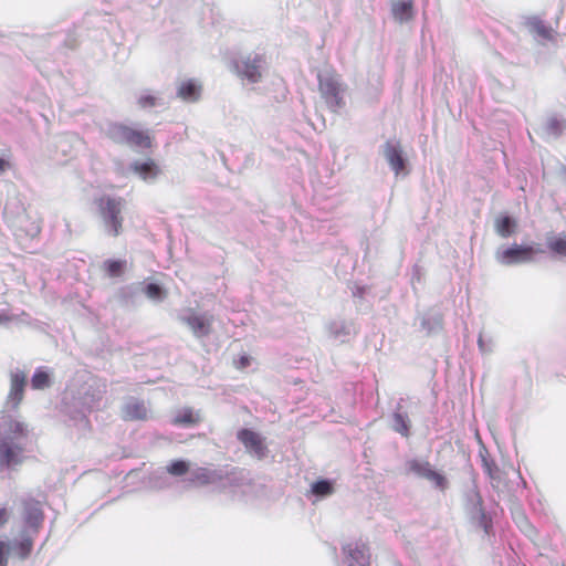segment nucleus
I'll use <instances>...</instances> for the list:
<instances>
[{
	"label": "nucleus",
	"mask_w": 566,
	"mask_h": 566,
	"mask_svg": "<svg viewBox=\"0 0 566 566\" xmlns=\"http://www.w3.org/2000/svg\"><path fill=\"white\" fill-rule=\"evenodd\" d=\"M51 373L45 367L36 368L31 378V387L35 390H42L51 387Z\"/></svg>",
	"instance_id": "nucleus-27"
},
{
	"label": "nucleus",
	"mask_w": 566,
	"mask_h": 566,
	"mask_svg": "<svg viewBox=\"0 0 566 566\" xmlns=\"http://www.w3.org/2000/svg\"><path fill=\"white\" fill-rule=\"evenodd\" d=\"M407 473L424 479L433 484L434 488L444 491L448 488V480L443 474L436 471L429 461L421 459H410L406 462Z\"/></svg>",
	"instance_id": "nucleus-10"
},
{
	"label": "nucleus",
	"mask_w": 566,
	"mask_h": 566,
	"mask_svg": "<svg viewBox=\"0 0 566 566\" xmlns=\"http://www.w3.org/2000/svg\"><path fill=\"white\" fill-rule=\"evenodd\" d=\"M32 539L28 537H23L21 541L11 542V552H15L18 556L22 559L27 558L32 551Z\"/></svg>",
	"instance_id": "nucleus-28"
},
{
	"label": "nucleus",
	"mask_w": 566,
	"mask_h": 566,
	"mask_svg": "<svg viewBox=\"0 0 566 566\" xmlns=\"http://www.w3.org/2000/svg\"><path fill=\"white\" fill-rule=\"evenodd\" d=\"M10 164L8 160L0 158V174L4 172L9 168Z\"/></svg>",
	"instance_id": "nucleus-40"
},
{
	"label": "nucleus",
	"mask_w": 566,
	"mask_h": 566,
	"mask_svg": "<svg viewBox=\"0 0 566 566\" xmlns=\"http://www.w3.org/2000/svg\"><path fill=\"white\" fill-rule=\"evenodd\" d=\"M201 86L193 80L181 82L177 95L186 102H196L200 98Z\"/></svg>",
	"instance_id": "nucleus-25"
},
{
	"label": "nucleus",
	"mask_w": 566,
	"mask_h": 566,
	"mask_svg": "<svg viewBox=\"0 0 566 566\" xmlns=\"http://www.w3.org/2000/svg\"><path fill=\"white\" fill-rule=\"evenodd\" d=\"M237 438L244 446L250 455L258 460L266 458L269 449L265 443V438L260 433L251 429H241L238 431Z\"/></svg>",
	"instance_id": "nucleus-12"
},
{
	"label": "nucleus",
	"mask_w": 566,
	"mask_h": 566,
	"mask_svg": "<svg viewBox=\"0 0 566 566\" xmlns=\"http://www.w3.org/2000/svg\"><path fill=\"white\" fill-rule=\"evenodd\" d=\"M483 463H484V468H485V471L488 472V474L494 479L495 478V473L497 472V469L494 467H492L486 460H483Z\"/></svg>",
	"instance_id": "nucleus-38"
},
{
	"label": "nucleus",
	"mask_w": 566,
	"mask_h": 566,
	"mask_svg": "<svg viewBox=\"0 0 566 566\" xmlns=\"http://www.w3.org/2000/svg\"><path fill=\"white\" fill-rule=\"evenodd\" d=\"M410 419L407 412L398 408L391 417V429L402 437H408L410 433Z\"/></svg>",
	"instance_id": "nucleus-26"
},
{
	"label": "nucleus",
	"mask_w": 566,
	"mask_h": 566,
	"mask_svg": "<svg viewBox=\"0 0 566 566\" xmlns=\"http://www.w3.org/2000/svg\"><path fill=\"white\" fill-rule=\"evenodd\" d=\"M478 346L482 354H490L493 350V340L491 338L485 339V337L480 334L478 338Z\"/></svg>",
	"instance_id": "nucleus-37"
},
{
	"label": "nucleus",
	"mask_w": 566,
	"mask_h": 566,
	"mask_svg": "<svg viewBox=\"0 0 566 566\" xmlns=\"http://www.w3.org/2000/svg\"><path fill=\"white\" fill-rule=\"evenodd\" d=\"M537 252H541V250L533 245L513 243L507 248H499L495 251L494 258L497 263L512 266L533 262Z\"/></svg>",
	"instance_id": "nucleus-9"
},
{
	"label": "nucleus",
	"mask_w": 566,
	"mask_h": 566,
	"mask_svg": "<svg viewBox=\"0 0 566 566\" xmlns=\"http://www.w3.org/2000/svg\"><path fill=\"white\" fill-rule=\"evenodd\" d=\"M390 11L395 21L400 24L411 21L416 14L412 0H392Z\"/></svg>",
	"instance_id": "nucleus-18"
},
{
	"label": "nucleus",
	"mask_w": 566,
	"mask_h": 566,
	"mask_svg": "<svg viewBox=\"0 0 566 566\" xmlns=\"http://www.w3.org/2000/svg\"><path fill=\"white\" fill-rule=\"evenodd\" d=\"M25 385L27 376L23 371L17 370L11 373V387L8 399L12 402L13 407H17L21 402Z\"/></svg>",
	"instance_id": "nucleus-20"
},
{
	"label": "nucleus",
	"mask_w": 566,
	"mask_h": 566,
	"mask_svg": "<svg viewBox=\"0 0 566 566\" xmlns=\"http://www.w3.org/2000/svg\"><path fill=\"white\" fill-rule=\"evenodd\" d=\"M201 421L200 411L184 407L175 411L172 424L184 428H192Z\"/></svg>",
	"instance_id": "nucleus-19"
},
{
	"label": "nucleus",
	"mask_w": 566,
	"mask_h": 566,
	"mask_svg": "<svg viewBox=\"0 0 566 566\" xmlns=\"http://www.w3.org/2000/svg\"><path fill=\"white\" fill-rule=\"evenodd\" d=\"M222 472L214 469L195 467L191 468L188 481L192 484L205 486L224 481Z\"/></svg>",
	"instance_id": "nucleus-16"
},
{
	"label": "nucleus",
	"mask_w": 566,
	"mask_h": 566,
	"mask_svg": "<svg viewBox=\"0 0 566 566\" xmlns=\"http://www.w3.org/2000/svg\"><path fill=\"white\" fill-rule=\"evenodd\" d=\"M464 510L471 522L483 528L485 534L492 530V520L483 507V499L474 481L467 488L464 494Z\"/></svg>",
	"instance_id": "nucleus-6"
},
{
	"label": "nucleus",
	"mask_w": 566,
	"mask_h": 566,
	"mask_svg": "<svg viewBox=\"0 0 566 566\" xmlns=\"http://www.w3.org/2000/svg\"><path fill=\"white\" fill-rule=\"evenodd\" d=\"M318 88L322 97L324 98L327 107L332 112H338L345 106L344 94L346 91L345 84L340 81L339 75L325 70L317 74Z\"/></svg>",
	"instance_id": "nucleus-3"
},
{
	"label": "nucleus",
	"mask_w": 566,
	"mask_h": 566,
	"mask_svg": "<svg viewBox=\"0 0 566 566\" xmlns=\"http://www.w3.org/2000/svg\"><path fill=\"white\" fill-rule=\"evenodd\" d=\"M12 319L11 316H9L6 313H0V325L7 324Z\"/></svg>",
	"instance_id": "nucleus-41"
},
{
	"label": "nucleus",
	"mask_w": 566,
	"mask_h": 566,
	"mask_svg": "<svg viewBox=\"0 0 566 566\" xmlns=\"http://www.w3.org/2000/svg\"><path fill=\"white\" fill-rule=\"evenodd\" d=\"M312 492L317 496H327L333 493V484L328 480H319L312 484Z\"/></svg>",
	"instance_id": "nucleus-31"
},
{
	"label": "nucleus",
	"mask_w": 566,
	"mask_h": 566,
	"mask_svg": "<svg viewBox=\"0 0 566 566\" xmlns=\"http://www.w3.org/2000/svg\"><path fill=\"white\" fill-rule=\"evenodd\" d=\"M158 101V97L149 93H142L137 99V103L142 108H150L157 106L159 104Z\"/></svg>",
	"instance_id": "nucleus-35"
},
{
	"label": "nucleus",
	"mask_w": 566,
	"mask_h": 566,
	"mask_svg": "<svg viewBox=\"0 0 566 566\" xmlns=\"http://www.w3.org/2000/svg\"><path fill=\"white\" fill-rule=\"evenodd\" d=\"M105 134L117 144H126L130 147H150V138L146 133L133 129L123 124L109 123L105 129Z\"/></svg>",
	"instance_id": "nucleus-8"
},
{
	"label": "nucleus",
	"mask_w": 566,
	"mask_h": 566,
	"mask_svg": "<svg viewBox=\"0 0 566 566\" xmlns=\"http://www.w3.org/2000/svg\"><path fill=\"white\" fill-rule=\"evenodd\" d=\"M521 520H522L524 523H526V524H527V521H526V518H525V516H524V515H521Z\"/></svg>",
	"instance_id": "nucleus-43"
},
{
	"label": "nucleus",
	"mask_w": 566,
	"mask_h": 566,
	"mask_svg": "<svg viewBox=\"0 0 566 566\" xmlns=\"http://www.w3.org/2000/svg\"><path fill=\"white\" fill-rule=\"evenodd\" d=\"M422 326L426 327L427 326V319H422Z\"/></svg>",
	"instance_id": "nucleus-44"
},
{
	"label": "nucleus",
	"mask_w": 566,
	"mask_h": 566,
	"mask_svg": "<svg viewBox=\"0 0 566 566\" xmlns=\"http://www.w3.org/2000/svg\"><path fill=\"white\" fill-rule=\"evenodd\" d=\"M241 364H242L243 367L247 366L248 365V358L247 357H242Z\"/></svg>",
	"instance_id": "nucleus-42"
},
{
	"label": "nucleus",
	"mask_w": 566,
	"mask_h": 566,
	"mask_svg": "<svg viewBox=\"0 0 566 566\" xmlns=\"http://www.w3.org/2000/svg\"><path fill=\"white\" fill-rule=\"evenodd\" d=\"M8 520V513L6 509L0 510V526H2Z\"/></svg>",
	"instance_id": "nucleus-39"
},
{
	"label": "nucleus",
	"mask_w": 566,
	"mask_h": 566,
	"mask_svg": "<svg viewBox=\"0 0 566 566\" xmlns=\"http://www.w3.org/2000/svg\"><path fill=\"white\" fill-rule=\"evenodd\" d=\"M384 156L396 175L405 170L406 159L402 156V149L398 142L388 140L384 145Z\"/></svg>",
	"instance_id": "nucleus-17"
},
{
	"label": "nucleus",
	"mask_w": 566,
	"mask_h": 566,
	"mask_svg": "<svg viewBox=\"0 0 566 566\" xmlns=\"http://www.w3.org/2000/svg\"><path fill=\"white\" fill-rule=\"evenodd\" d=\"M124 203V199L111 196H103L96 201L104 229L109 235L117 237L122 231Z\"/></svg>",
	"instance_id": "nucleus-5"
},
{
	"label": "nucleus",
	"mask_w": 566,
	"mask_h": 566,
	"mask_svg": "<svg viewBox=\"0 0 566 566\" xmlns=\"http://www.w3.org/2000/svg\"><path fill=\"white\" fill-rule=\"evenodd\" d=\"M265 67V56L260 53H250L233 61L235 74L242 81H247L250 84L261 81Z\"/></svg>",
	"instance_id": "nucleus-7"
},
{
	"label": "nucleus",
	"mask_w": 566,
	"mask_h": 566,
	"mask_svg": "<svg viewBox=\"0 0 566 566\" xmlns=\"http://www.w3.org/2000/svg\"><path fill=\"white\" fill-rule=\"evenodd\" d=\"M348 566H369V549L363 542L348 543L343 546Z\"/></svg>",
	"instance_id": "nucleus-14"
},
{
	"label": "nucleus",
	"mask_w": 566,
	"mask_h": 566,
	"mask_svg": "<svg viewBox=\"0 0 566 566\" xmlns=\"http://www.w3.org/2000/svg\"><path fill=\"white\" fill-rule=\"evenodd\" d=\"M548 248L560 255L566 256V239L560 237H553L547 239Z\"/></svg>",
	"instance_id": "nucleus-33"
},
{
	"label": "nucleus",
	"mask_w": 566,
	"mask_h": 566,
	"mask_svg": "<svg viewBox=\"0 0 566 566\" xmlns=\"http://www.w3.org/2000/svg\"><path fill=\"white\" fill-rule=\"evenodd\" d=\"M21 505L25 527L36 533L44 520L41 502L32 497H25L21 501Z\"/></svg>",
	"instance_id": "nucleus-13"
},
{
	"label": "nucleus",
	"mask_w": 566,
	"mask_h": 566,
	"mask_svg": "<svg viewBox=\"0 0 566 566\" xmlns=\"http://www.w3.org/2000/svg\"><path fill=\"white\" fill-rule=\"evenodd\" d=\"M11 553V542L0 541V566H8V557Z\"/></svg>",
	"instance_id": "nucleus-36"
},
{
	"label": "nucleus",
	"mask_w": 566,
	"mask_h": 566,
	"mask_svg": "<svg viewBox=\"0 0 566 566\" xmlns=\"http://www.w3.org/2000/svg\"><path fill=\"white\" fill-rule=\"evenodd\" d=\"M524 25L536 40L554 41L556 33L555 30L547 25L539 17H526L524 20Z\"/></svg>",
	"instance_id": "nucleus-15"
},
{
	"label": "nucleus",
	"mask_w": 566,
	"mask_h": 566,
	"mask_svg": "<svg viewBox=\"0 0 566 566\" xmlns=\"http://www.w3.org/2000/svg\"><path fill=\"white\" fill-rule=\"evenodd\" d=\"M179 319L188 326L192 335L198 339L208 337L211 334L213 317L208 313L199 314L193 310H188L179 316Z\"/></svg>",
	"instance_id": "nucleus-11"
},
{
	"label": "nucleus",
	"mask_w": 566,
	"mask_h": 566,
	"mask_svg": "<svg viewBox=\"0 0 566 566\" xmlns=\"http://www.w3.org/2000/svg\"><path fill=\"white\" fill-rule=\"evenodd\" d=\"M258 485L250 478L249 472L233 469L226 474L222 490L229 492L232 500L248 502L256 495Z\"/></svg>",
	"instance_id": "nucleus-4"
},
{
	"label": "nucleus",
	"mask_w": 566,
	"mask_h": 566,
	"mask_svg": "<svg viewBox=\"0 0 566 566\" xmlns=\"http://www.w3.org/2000/svg\"><path fill=\"white\" fill-rule=\"evenodd\" d=\"M544 130L547 135L557 137L562 134L563 123L555 116L547 118Z\"/></svg>",
	"instance_id": "nucleus-32"
},
{
	"label": "nucleus",
	"mask_w": 566,
	"mask_h": 566,
	"mask_svg": "<svg viewBox=\"0 0 566 566\" xmlns=\"http://www.w3.org/2000/svg\"><path fill=\"white\" fill-rule=\"evenodd\" d=\"M190 463L186 460H174L169 465H167V472L174 476H182L186 473L190 474Z\"/></svg>",
	"instance_id": "nucleus-29"
},
{
	"label": "nucleus",
	"mask_w": 566,
	"mask_h": 566,
	"mask_svg": "<svg viewBox=\"0 0 566 566\" xmlns=\"http://www.w3.org/2000/svg\"><path fill=\"white\" fill-rule=\"evenodd\" d=\"M105 392L106 385L99 380L85 384L77 395L66 392L64 400L70 417L86 422V413L98 405Z\"/></svg>",
	"instance_id": "nucleus-2"
},
{
	"label": "nucleus",
	"mask_w": 566,
	"mask_h": 566,
	"mask_svg": "<svg viewBox=\"0 0 566 566\" xmlns=\"http://www.w3.org/2000/svg\"><path fill=\"white\" fill-rule=\"evenodd\" d=\"M328 336L344 343L352 334V325L344 319H334L326 324Z\"/></svg>",
	"instance_id": "nucleus-22"
},
{
	"label": "nucleus",
	"mask_w": 566,
	"mask_h": 566,
	"mask_svg": "<svg viewBox=\"0 0 566 566\" xmlns=\"http://www.w3.org/2000/svg\"><path fill=\"white\" fill-rule=\"evenodd\" d=\"M125 419L145 420L147 419L148 409L144 401L130 398L123 409Z\"/></svg>",
	"instance_id": "nucleus-23"
},
{
	"label": "nucleus",
	"mask_w": 566,
	"mask_h": 566,
	"mask_svg": "<svg viewBox=\"0 0 566 566\" xmlns=\"http://www.w3.org/2000/svg\"><path fill=\"white\" fill-rule=\"evenodd\" d=\"M517 229V221L511 216H500L494 220V230L503 239L512 237Z\"/></svg>",
	"instance_id": "nucleus-24"
},
{
	"label": "nucleus",
	"mask_w": 566,
	"mask_h": 566,
	"mask_svg": "<svg viewBox=\"0 0 566 566\" xmlns=\"http://www.w3.org/2000/svg\"><path fill=\"white\" fill-rule=\"evenodd\" d=\"M144 292L146 296L154 302H160L166 297V292L164 289L156 283L147 284Z\"/></svg>",
	"instance_id": "nucleus-30"
},
{
	"label": "nucleus",
	"mask_w": 566,
	"mask_h": 566,
	"mask_svg": "<svg viewBox=\"0 0 566 566\" xmlns=\"http://www.w3.org/2000/svg\"><path fill=\"white\" fill-rule=\"evenodd\" d=\"M130 170L147 182L155 180L160 172L158 166L150 159L133 163L130 165Z\"/></svg>",
	"instance_id": "nucleus-21"
},
{
	"label": "nucleus",
	"mask_w": 566,
	"mask_h": 566,
	"mask_svg": "<svg viewBox=\"0 0 566 566\" xmlns=\"http://www.w3.org/2000/svg\"><path fill=\"white\" fill-rule=\"evenodd\" d=\"M28 426L11 418L0 424V465L11 468L23 460V452L28 444Z\"/></svg>",
	"instance_id": "nucleus-1"
},
{
	"label": "nucleus",
	"mask_w": 566,
	"mask_h": 566,
	"mask_svg": "<svg viewBox=\"0 0 566 566\" xmlns=\"http://www.w3.org/2000/svg\"><path fill=\"white\" fill-rule=\"evenodd\" d=\"M106 271L109 276H119L125 266V262L119 260H108L105 262Z\"/></svg>",
	"instance_id": "nucleus-34"
}]
</instances>
